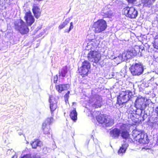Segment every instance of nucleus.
<instances>
[{
    "label": "nucleus",
    "mask_w": 158,
    "mask_h": 158,
    "mask_svg": "<svg viewBox=\"0 0 158 158\" xmlns=\"http://www.w3.org/2000/svg\"><path fill=\"white\" fill-rule=\"evenodd\" d=\"M107 27L106 21L103 19H101L94 23L92 28L95 33H99L105 31Z\"/></svg>",
    "instance_id": "nucleus-1"
},
{
    "label": "nucleus",
    "mask_w": 158,
    "mask_h": 158,
    "mask_svg": "<svg viewBox=\"0 0 158 158\" xmlns=\"http://www.w3.org/2000/svg\"><path fill=\"white\" fill-rule=\"evenodd\" d=\"M132 135L134 141L136 142L143 144H148L149 143V139L146 134L135 130L133 131Z\"/></svg>",
    "instance_id": "nucleus-2"
},
{
    "label": "nucleus",
    "mask_w": 158,
    "mask_h": 158,
    "mask_svg": "<svg viewBox=\"0 0 158 158\" xmlns=\"http://www.w3.org/2000/svg\"><path fill=\"white\" fill-rule=\"evenodd\" d=\"M122 14L126 17L131 19H135L138 16V12L133 6H127L122 10Z\"/></svg>",
    "instance_id": "nucleus-3"
},
{
    "label": "nucleus",
    "mask_w": 158,
    "mask_h": 158,
    "mask_svg": "<svg viewBox=\"0 0 158 158\" xmlns=\"http://www.w3.org/2000/svg\"><path fill=\"white\" fill-rule=\"evenodd\" d=\"M27 26L21 19H19V22H15L14 24L15 29L19 31L22 35L26 34L28 32L29 29Z\"/></svg>",
    "instance_id": "nucleus-4"
},
{
    "label": "nucleus",
    "mask_w": 158,
    "mask_h": 158,
    "mask_svg": "<svg viewBox=\"0 0 158 158\" xmlns=\"http://www.w3.org/2000/svg\"><path fill=\"white\" fill-rule=\"evenodd\" d=\"M90 68V64L87 60H84L81 66L78 69L79 73L82 76L85 77L87 76Z\"/></svg>",
    "instance_id": "nucleus-5"
},
{
    "label": "nucleus",
    "mask_w": 158,
    "mask_h": 158,
    "mask_svg": "<svg viewBox=\"0 0 158 158\" xmlns=\"http://www.w3.org/2000/svg\"><path fill=\"white\" fill-rule=\"evenodd\" d=\"M130 71L133 75H139L143 72V69L141 64H136L130 68Z\"/></svg>",
    "instance_id": "nucleus-6"
},
{
    "label": "nucleus",
    "mask_w": 158,
    "mask_h": 158,
    "mask_svg": "<svg viewBox=\"0 0 158 158\" xmlns=\"http://www.w3.org/2000/svg\"><path fill=\"white\" fill-rule=\"evenodd\" d=\"M87 57L89 60L93 59L95 62H98L101 57V55L96 51H91L88 53Z\"/></svg>",
    "instance_id": "nucleus-7"
},
{
    "label": "nucleus",
    "mask_w": 158,
    "mask_h": 158,
    "mask_svg": "<svg viewBox=\"0 0 158 158\" xmlns=\"http://www.w3.org/2000/svg\"><path fill=\"white\" fill-rule=\"evenodd\" d=\"M24 19L28 26H31L35 21V19L30 10L25 13Z\"/></svg>",
    "instance_id": "nucleus-8"
},
{
    "label": "nucleus",
    "mask_w": 158,
    "mask_h": 158,
    "mask_svg": "<svg viewBox=\"0 0 158 158\" xmlns=\"http://www.w3.org/2000/svg\"><path fill=\"white\" fill-rule=\"evenodd\" d=\"M145 98L142 97H138L136 99L134 103L135 107L137 109L142 110L143 106H145L144 103Z\"/></svg>",
    "instance_id": "nucleus-9"
},
{
    "label": "nucleus",
    "mask_w": 158,
    "mask_h": 158,
    "mask_svg": "<svg viewBox=\"0 0 158 158\" xmlns=\"http://www.w3.org/2000/svg\"><path fill=\"white\" fill-rule=\"evenodd\" d=\"M49 101L50 102V108L51 112L52 114H53V112L57 107V101L52 95H50V96Z\"/></svg>",
    "instance_id": "nucleus-10"
},
{
    "label": "nucleus",
    "mask_w": 158,
    "mask_h": 158,
    "mask_svg": "<svg viewBox=\"0 0 158 158\" xmlns=\"http://www.w3.org/2000/svg\"><path fill=\"white\" fill-rule=\"evenodd\" d=\"M134 56L133 50H127L123 52L120 55L122 57V60H127L131 58Z\"/></svg>",
    "instance_id": "nucleus-11"
},
{
    "label": "nucleus",
    "mask_w": 158,
    "mask_h": 158,
    "mask_svg": "<svg viewBox=\"0 0 158 158\" xmlns=\"http://www.w3.org/2000/svg\"><path fill=\"white\" fill-rule=\"evenodd\" d=\"M129 100V98L126 94L123 95L122 97L118 98L117 103L121 107H123L125 103Z\"/></svg>",
    "instance_id": "nucleus-12"
},
{
    "label": "nucleus",
    "mask_w": 158,
    "mask_h": 158,
    "mask_svg": "<svg viewBox=\"0 0 158 158\" xmlns=\"http://www.w3.org/2000/svg\"><path fill=\"white\" fill-rule=\"evenodd\" d=\"M32 10L35 17L36 19H38L41 16L42 11L40 8L37 4H34Z\"/></svg>",
    "instance_id": "nucleus-13"
},
{
    "label": "nucleus",
    "mask_w": 158,
    "mask_h": 158,
    "mask_svg": "<svg viewBox=\"0 0 158 158\" xmlns=\"http://www.w3.org/2000/svg\"><path fill=\"white\" fill-rule=\"evenodd\" d=\"M68 85L67 84H59L56 85L55 88L59 93H60L63 91L68 89Z\"/></svg>",
    "instance_id": "nucleus-14"
},
{
    "label": "nucleus",
    "mask_w": 158,
    "mask_h": 158,
    "mask_svg": "<svg viewBox=\"0 0 158 158\" xmlns=\"http://www.w3.org/2000/svg\"><path fill=\"white\" fill-rule=\"evenodd\" d=\"M114 123V119L110 116L106 115L104 125L106 127H110Z\"/></svg>",
    "instance_id": "nucleus-15"
},
{
    "label": "nucleus",
    "mask_w": 158,
    "mask_h": 158,
    "mask_svg": "<svg viewBox=\"0 0 158 158\" xmlns=\"http://www.w3.org/2000/svg\"><path fill=\"white\" fill-rule=\"evenodd\" d=\"M120 133V130L117 128H114L110 131V136L114 139L118 138Z\"/></svg>",
    "instance_id": "nucleus-16"
},
{
    "label": "nucleus",
    "mask_w": 158,
    "mask_h": 158,
    "mask_svg": "<svg viewBox=\"0 0 158 158\" xmlns=\"http://www.w3.org/2000/svg\"><path fill=\"white\" fill-rule=\"evenodd\" d=\"M156 0H141V3L143 7H150L155 2Z\"/></svg>",
    "instance_id": "nucleus-17"
},
{
    "label": "nucleus",
    "mask_w": 158,
    "mask_h": 158,
    "mask_svg": "<svg viewBox=\"0 0 158 158\" xmlns=\"http://www.w3.org/2000/svg\"><path fill=\"white\" fill-rule=\"evenodd\" d=\"M106 115L100 114L96 116V119L98 122L102 124H104Z\"/></svg>",
    "instance_id": "nucleus-18"
},
{
    "label": "nucleus",
    "mask_w": 158,
    "mask_h": 158,
    "mask_svg": "<svg viewBox=\"0 0 158 158\" xmlns=\"http://www.w3.org/2000/svg\"><path fill=\"white\" fill-rule=\"evenodd\" d=\"M101 15L104 18H110L112 16L113 13L110 10L106 11L105 10H103L102 11Z\"/></svg>",
    "instance_id": "nucleus-19"
},
{
    "label": "nucleus",
    "mask_w": 158,
    "mask_h": 158,
    "mask_svg": "<svg viewBox=\"0 0 158 158\" xmlns=\"http://www.w3.org/2000/svg\"><path fill=\"white\" fill-rule=\"evenodd\" d=\"M68 72V69L66 66H64L63 68L59 70V73L60 77H64Z\"/></svg>",
    "instance_id": "nucleus-20"
},
{
    "label": "nucleus",
    "mask_w": 158,
    "mask_h": 158,
    "mask_svg": "<svg viewBox=\"0 0 158 158\" xmlns=\"http://www.w3.org/2000/svg\"><path fill=\"white\" fill-rule=\"evenodd\" d=\"M69 115L71 118L74 122L76 121L77 119V113L75 108L71 111Z\"/></svg>",
    "instance_id": "nucleus-21"
},
{
    "label": "nucleus",
    "mask_w": 158,
    "mask_h": 158,
    "mask_svg": "<svg viewBox=\"0 0 158 158\" xmlns=\"http://www.w3.org/2000/svg\"><path fill=\"white\" fill-rule=\"evenodd\" d=\"M53 122V118L52 117H48L47 118L45 122L43 123V129H44L46 126L49 125Z\"/></svg>",
    "instance_id": "nucleus-22"
},
{
    "label": "nucleus",
    "mask_w": 158,
    "mask_h": 158,
    "mask_svg": "<svg viewBox=\"0 0 158 158\" xmlns=\"http://www.w3.org/2000/svg\"><path fill=\"white\" fill-rule=\"evenodd\" d=\"M127 149V145L126 144H122L118 151V154L120 155H123V154L125 152Z\"/></svg>",
    "instance_id": "nucleus-23"
},
{
    "label": "nucleus",
    "mask_w": 158,
    "mask_h": 158,
    "mask_svg": "<svg viewBox=\"0 0 158 158\" xmlns=\"http://www.w3.org/2000/svg\"><path fill=\"white\" fill-rule=\"evenodd\" d=\"M31 145L33 148L35 149L37 147L40 146V141L38 139H35L31 143Z\"/></svg>",
    "instance_id": "nucleus-24"
},
{
    "label": "nucleus",
    "mask_w": 158,
    "mask_h": 158,
    "mask_svg": "<svg viewBox=\"0 0 158 158\" xmlns=\"http://www.w3.org/2000/svg\"><path fill=\"white\" fill-rule=\"evenodd\" d=\"M70 19L67 18L65 19L64 21L62 23H61L58 26V28L61 30L65 27L69 23Z\"/></svg>",
    "instance_id": "nucleus-25"
},
{
    "label": "nucleus",
    "mask_w": 158,
    "mask_h": 158,
    "mask_svg": "<svg viewBox=\"0 0 158 158\" xmlns=\"http://www.w3.org/2000/svg\"><path fill=\"white\" fill-rule=\"evenodd\" d=\"M121 136L122 137L125 139H128L130 134L128 130L122 131L121 133Z\"/></svg>",
    "instance_id": "nucleus-26"
},
{
    "label": "nucleus",
    "mask_w": 158,
    "mask_h": 158,
    "mask_svg": "<svg viewBox=\"0 0 158 158\" xmlns=\"http://www.w3.org/2000/svg\"><path fill=\"white\" fill-rule=\"evenodd\" d=\"M153 46L154 48L158 49V34L156 35L154 38Z\"/></svg>",
    "instance_id": "nucleus-27"
},
{
    "label": "nucleus",
    "mask_w": 158,
    "mask_h": 158,
    "mask_svg": "<svg viewBox=\"0 0 158 158\" xmlns=\"http://www.w3.org/2000/svg\"><path fill=\"white\" fill-rule=\"evenodd\" d=\"M42 129L44 133L45 134H50V126L48 125H47V126H46L44 129H43V123L42 124Z\"/></svg>",
    "instance_id": "nucleus-28"
},
{
    "label": "nucleus",
    "mask_w": 158,
    "mask_h": 158,
    "mask_svg": "<svg viewBox=\"0 0 158 158\" xmlns=\"http://www.w3.org/2000/svg\"><path fill=\"white\" fill-rule=\"evenodd\" d=\"M128 125L126 124H122L120 126V128L122 131L128 130Z\"/></svg>",
    "instance_id": "nucleus-29"
},
{
    "label": "nucleus",
    "mask_w": 158,
    "mask_h": 158,
    "mask_svg": "<svg viewBox=\"0 0 158 158\" xmlns=\"http://www.w3.org/2000/svg\"><path fill=\"white\" fill-rule=\"evenodd\" d=\"M20 158H40L39 157L35 156H32L30 154H26L24 155L23 156L21 157Z\"/></svg>",
    "instance_id": "nucleus-30"
},
{
    "label": "nucleus",
    "mask_w": 158,
    "mask_h": 158,
    "mask_svg": "<svg viewBox=\"0 0 158 158\" xmlns=\"http://www.w3.org/2000/svg\"><path fill=\"white\" fill-rule=\"evenodd\" d=\"M73 22L70 23V26L69 29H66L65 30V32L69 33V31L73 28Z\"/></svg>",
    "instance_id": "nucleus-31"
},
{
    "label": "nucleus",
    "mask_w": 158,
    "mask_h": 158,
    "mask_svg": "<svg viewBox=\"0 0 158 158\" xmlns=\"http://www.w3.org/2000/svg\"><path fill=\"white\" fill-rule=\"evenodd\" d=\"M70 94V91H68L67 93L65 94L64 96V100L66 102L68 101V99L69 97V94Z\"/></svg>",
    "instance_id": "nucleus-32"
},
{
    "label": "nucleus",
    "mask_w": 158,
    "mask_h": 158,
    "mask_svg": "<svg viewBox=\"0 0 158 158\" xmlns=\"http://www.w3.org/2000/svg\"><path fill=\"white\" fill-rule=\"evenodd\" d=\"M58 79V76L57 75H56L54 76L51 79L52 81H53V82L54 83H56Z\"/></svg>",
    "instance_id": "nucleus-33"
},
{
    "label": "nucleus",
    "mask_w": 158,
    "mask_h": 158,
    "mask_svg": "<svg viewBox=\"0 0 158 158\" xmlns=\"http://www.w3.org/2000/svg\"><path fill=\"white\" fill-rule=\"evenodd\" d=\"M128 3L133 4L136 1V0H126Z\"/></svg>",
    "instance_id": "nucleus-34"
},
{
    "label": "nucleus",
    "mask_w": 158,
    "mask_h": 158,
    "mask_svg": "<svg viewBox=\"0 0 158 158\" xmlns=\"http://www.w3.org/2000/svg\"><path fill=\"white\" fill-rule=\"evenodd\" d=\"M155 111L157 115L158 116V106L156 108Z\"/></svg>",
    "instance_id": "nucleus-35"
},
{
    "label": "nucleus",
    "mask_w": 158,
    "mask_h": 158,
    "mask_svg": "<svg viewBox=\"0 0 158 158\" xmlns=\"http://www.w3.org/2000/svg\"><path fill=\"white\" fill-rule=\"evenodd\" d=\"M17 156L16 155H14L11 158H17Z\"/></svg>",
    "instance_id": "nucleus-36"
},
{
    "label": "nucleus",
    "mask_w": 158,
    "mask_h": 158,
    "mask_svg": "<svg viewBox=\"0 0 158 158\" xmlns=\"http://www.w3.org/2000/svg\"><path fill=\"white\" fill-rule=\"evenodd\" d=\"M95 41V40L94 39H91V40H90L89 41L90 42H94Z\"/></svg>",
    "instance_id": "nucleus-37"
},
{
    "label": "nucleus",
    "mask_w": 158,
    "mask_h": 158,
    "mask_svg": "<svg viewBox=\"0 0 158 158\" xmlns=\"http://www.w3.org/2000/svg\"><path fill=\"white\" fill-rule=\"evenodd\" d=\"M94 106L95 107V108H98L99 107V106H97V105L96 104H94ZM99 107H100V106H99Z\"/></svg>",
    "instance_id": "nucleus-38"
},
{
    "label": "nucleus",
    "mask_w": 158,
    "mask_h": 158,
    "mask_svg": "<svg viewBox=\"0 0 158 158\" xmlns=\"http://www.w3.org/2000/svg\"><path fill=\"white\" fill-rule=\"evenodd\" d=\"M156 142L158 144V138H157V139Z\"/></svg>",
    "instance_id": "nucleus-39"
}]
</instances>
